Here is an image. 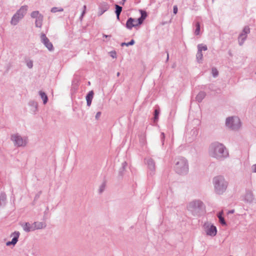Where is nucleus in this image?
<instances>
[{
	"label": "nucleus",
	"instance_id": "1",
	"mask_svg": "<svg viewBox=\"0 0 256 256\" xmlns=\"http://www.w3.org/2000/svg\"><path fill=\"white\" fill-rule=\"evenodd\" d=\"M208 153L210 156L220 160H224L228 156V152L226 146L217 142L210 144Z\"/></svg>",
	"mask_w": 256,
	"mask_h": 256
},
{
	"label": "nucleus",
	"instance_id": "2",
	"mask_svg": "<svg viewBox=\"0 0 256 256\" xmlns=\"http://www.w3.org/2000/svg\"><path fill=\"white\" fill-rule=\"evenodd\" d=\"M214 192L218 194H222L226 190L228 182L222 176H217L212 179Z\"/></svg>",
	"mask_w": 256,
	"mask_h": 256
},
{
	"label": "nucleus",
	"instance_id": "3",
	"mask_svg": "<svg viewBox=\"0 0 256 256\" xmlns=\"http://www.w3.org/2000/svg\"><path fill=\"white\" fill-rule=\"evenodd\" d=\"M188 210L194 216H201L205 213V206L200 200H195L189 203Z\"/></svg>",
	"mask_w": 256,
	"mask_h": 256
},
{
	"label": "nucleus",
	"instance_id": "4",
	"mask_svg": "<svg viewBox=\"0 0 256 256\" xmlns=\"http://www.w3.org/2000/svg\"><path fill=\"white\" fill-rule=\"evenodd\" d=\"M174 168L176 172L180 174H186L188 172V165L187 160L184 158L177 159Z\"/></svg>",
	"mask_w": 256,
	"mask_h": 256
},
{
	"label": "nucleus",
	"instance_id": "5",
	"mask_svg": "<svg viewBox=\"0 0 256 256\" xmlns=\"http://www.w3.org/2000/svg\"><path fill=\"white\" fill-rule=\"evenodd\" d=\"M226 126L233 130H238L240 127V121L237 116H230L226 120Z\"/></svg>",
	"mask_w": 256,
	"mask_h": 256
},
{
	"label": "nucleus",
	"instance_id": "6",
	"mask_svg": "<svg viewBox=\"0 0 256 256\" xmlns=\"http://www.w3.org/2000/svg\"><path fill=\"white\" fill-rule=\"evenodd\" d=\"M10 139L14 145L17 147H24L27 144L26 139L23 138L18 134H12Z\"/></svg>",
	"mask_w": 256,
	"mask_h": 256
},
{
	"label": "nucleus",
	"instance_id": "7",
	"mask_svg": "<svg viewBox=\"0 0 256 256\" xmlns=\"http://www.w3.org/2000/svg\"><path fill=\"white\" fill-rule=\"evenodd\" d=\"M204 228L206 235L215 236L217 233L216 228L209 222H206L204 224Z\"/></svg>",
	"mask_w": 256,
	"mask_h": 256
},
{
	"label": "nucleus",
	"instance_id": "8",
	"mask_svg": "<svg viewBox=\"0 0 256 256\" xmlns=\"http://www.w3.org/2000/svg\"><path fill=\"white\" fill-rule=\"evenodd\" d=\"M144 162L145 164L147 165L150 174H154L156 170V164L154 160L150 158H144Z\"/></svg>",
	"mask_w": 256,
	"mask_h": 256
},
{
	"label": "nucleus",
	"instance_id": "9",
	"mask_svg": "<svg viewBox=\"0 0 256 256\" xmlns=\"http://www.w3.org/2000/svg\"><path fill=\"white\" fill-rule=\"evenodd\" d=\"M250 32V28L248 26H245L240 34L238 40L240 46H242L247 38V34Z\"/></svg>",
	"mask_w": 256,
	"mask_h": 256
},
{
	"label": "nucleus",
	"instance_id": "10",
	"mask_svg": "<svg viewBox=\"0 0 256 256\" xmlns=\"http://www.w3.org/2000/svg\"><path fill=\"white\" fill-rule=\"evenodd\" d=\"M40 40L42 42L50 51L54 50V48L52 43L50 42L49 39L44 34H41Z\"/></svg>",
	"mask_w": 256,
	"mask_h": 256
},
{
	"label": "nucleus",
	"instance_id": "11",
	"mask_svg": "<svg viewBox=\"0 0 256 256\" xmlns=\"http://www.w3.org/2000/svg\"><path fill=\"white\" fill-rule=\"evenodd\" d=\"M141 24H138V19L130 18L126 21V26L128 30H132L133 27H136Z\"/></svg>",
	"mask_w": 256,
	"mask_h": 256
},
{
	"label": "nucleus",
	"instance_id": "12",
	"mask_svg": "<svg viewBox=\"0 0 256 256\" xmlns=\"http://www.w3.org/2000/svg\"><path fill=\"white\" fill-rule=\"evenodd\" d=\"M20 233L19 232L16 231L12 232L11 234V236H12L13 238L11 241L8 242L6 243V245L7 246H10V245L14 246L18 241V238L20 236Z\"/></svg>",
	"mask_w": 256,
	"mask_h": 256
},
{
	"label": "nucleus",
	"instance_id": "13",
	"mask_svg": "<svg viewBox=\"0 0 256 256\" xmlns=\"http://www.w3.org/2000/svg\"><path fill=\"white\" fill-rule=\"evenodd\" d=\"M109 8V6L108 3L104 2L100 3L98 6V16H102L105 12Z\"/></svg>",
	"mask_w": 256,
	"mask_h": 256
},
{
	"label": "nucleus",
	"instance_id": "14",
	"mask_svg": "<svg viewBox=\"0 0 256 256\" xmlns=\"http://www.w3.org/2000/svg\"><path fill=\"white\" fill-rule=\"evenodd\" d=\"M254 196L252 191L248 190L245 195L244 200L247 202L251 203L254 200Z\"/></svg>",
	"mask_w": 256,
	"mask_h": 256
},
{
	"label": "nucleus",
	"instance_id": "15",
	"mask_svg": "<svg viewBox=\"0 0 256 256\" xmlns=\"http://www.w3.org/2000/svg\"><path fill=\"white\" fill-rule=\"evenodd\" d=\"M28 6H22L20 8L17 10L16 14L24 18L28 11Z\"/></svg>",
	"mask_w": 256,
	"mask_h": 256
},
{
	"label": "nucleus",
	"instance_id": "16",
	"mask_svg": "<svg viewBox=\"0 0 256 256\" xmlns=\"http://www.w3.org/2000/svg\"><path fill=\"white\" fill-rule=\"evenodd\" d=\"M22 18V17H21L20 16L18 15V14L16 13L12 18L10 24L13 26H16L20 20Z\"/></svg>",
	"mask_w": 256,
	"mask_h": 256
},
{
	"label": "nucleus",
	"instance_id": "17",
	"mask_svg": "<svg viewBox=\"0 0 256 256\" xmlns=\"http://www.w3.org/2000/svg\"><path fill=\"white\" fill-rule=\"evenodd\" d=\"M46 224L44 222H36L33 223L34 230L45 228Z\"/></svg>",
	"mask_w": 256,
	"mask_h": 256
},
{
	"label": "nucleus",
	"instance_id": "18",
	"mask_svg": "<svg viewBox=\"0 0 256 256\" xmlns=\"http://www.w3.org/2000/svg\"><path fill=\"white\" fill-rule=\"evenodd\" d=\"M24 230L26 232H30V231H34L33 224H30L29 222H25L22 224Z\"/></svg>",
	"mask_w": 256,
	"mask_h": 256
},
{
	"label": "nucleus",
	"instance_id": "19",
	"mask_svg": "<svg viewBox=\"0 0 256 256\" xmlns=\"http://www.w3.org/2000/svg\"><path fill=\"white\" fill-rule=\"evenodd\" d=\"M94 92L93 90L90 91L86 96V104L88 106L92 104V102L94 97Z\"/></svg>",
	"mask_w": 256,
	"mask_h": 256
},
{
	"label": "nucleus",
	"instance_id": "20",
	"mask_svg": "<svg viewBox=\"0 0 256 256\" xmlns=\"http://www.w3.org/2000/svg\"><path fill=\"white\" fill-rule=\"evenodd\" d=\"M141 16L138 18V24H142L144 20L146 19L147 16V13L146 11L140 10Z\"/></svg>",
	"mask_w": 256,
	"mask_h": 256
},
{
	"label": "nucleus",
	"instance_id": "21",
	"mask_svg": "<svg viewBox=\"0 0 256 256\" xmlns=\"http://www.w3.org/2000/svg\"><path fill=\"white\" fill-rule=\"evenodd\" d=\"M28 104L30 106L32 107L31 110L35 114L38 110V104L37 102L34 100H31L29 102Z\"/></svg>",
	"mask_w": 256,
	"mask_h": 256
},
{
	"label": "nucleus",
	"instance_id": "22",
	"mask_svg": "<svg viewBox=\"0 0 256 256\" xmlns=\"http://www.w3.org/2000/svg\"><path fill=\"white\" fill-rule=\"evenodd\" d=\"M44 16L42 14L39 17L36 18L35 21V26L37 28H41L42 25Z\"/></svg>",
	"mask_w": 256,
	"mask_h": 256
},
{
	"label": "nucleus",
	"instance_id": "23",
	"mask_svg": "<svg viewBox=\"0 0 256 256\" xmlns=\"http://www.w3.org/2000/svg\"><path fill=\"white\" fill-rule=\"evenodd\" d=\"M206 96V94L204 92L200 91L196 98V100L198 102H200L205 98Z\"/></svg>",
	"mask_w": 256,
	"mask_h": 256
},
{
	"label": "nucleus",
	"instance_id": "24",
	"mask_svg": "<svg viewBox=\"0 0 256 256\" xmlns=\"http://www.w3.org/2000/svg\"><path fill=\"white\" fill-rule=\"evenodd\" d=\"M6 200V196L4 192H0V206L5 204Z\"/></svg>",
	"mask_w": 256,
	"mask_h": 256
},
{
	"label": "nucleus",
	"instance_id": "25",
	"mask_svg": "<svg viewBox=\"0 0 256 256\" xmlns=\"http://www.w3.org/2000/svg\"><path fill=\"white\" fill-rule=\"evenodd\" d=\"M39 94L41 98L43 100V103L44 104H46L47 103L48 100V98L46 94V93L42 91H40L39 92Z\"/></svg>",
	"mask_w": 256,
	"mask_h": 256
},
{
	"label": "nucleus",
	"instance_id": "26",
	"mask_svg": "<svg viewBox=\"0 0 256 256\" xmlns=\"http://www.w3.org/2000/svg\"><path fill=\"white\" fill-rule=\"evenodd\" d=\"M196 58L198 62V63H202V61L203 58V54L202 52H200V50H198Z\"/></svg>",
	"mask_w": 256,
	"mask_h": 256
},
{
	"label": "nucleus",
	"instance_id": "27",
	"mask_svg": "<svg viewBox=\"0 0 256 256\" xmlns=\"http://www.w3.org/2000/svg\"><path fill=\"white\" fill-rule=\"evenodd\" d=\"M222 212H219L218 214V217L219 219L220 222L222 225V226H226V224L224 220V218L222 216Z\"/></svg>",
	"mask_w": 256,
	"mask_h": 256
},
{
	"label": "nucleus",
	"instance_id": "28",
	"mask_svg": "<svg viewBox=\"0 0 256 256\" xmlns=\"http://www.w3.org/2000/svg\"><path fill=\"white\" fill-rule=\"evenodd\" d=\"M128 165V164L126 162H124L122 163V167L120 169L119 174L121 176L123 175V172L125 170L126 168Z\"/></svg>",
	"mask_w": 256,
	"mask_h": 256
},
{
	"label": "nucleus",
	"instance_id": "29",
	"mask_svg": "<svg viewBox=\"0 0 256 256\" xmlns=\"http://www.w3.org/2000/svg\"><path fill=\"white\" fill-rule=\"evenodd\" d=\"M196 30H195V31H194V34L196 35V36H198L200 34V23L199 22H196Z\"/></svg>",
	"mask_w": 256,
	"mask_h": 256
},
{
	"label": "nucleus",
	"instance_id": "30",
	"mask_svg": "<svg viewBox=\"0 0 256 256\" xmlns=\"http://www.w3.org/2000/svg\"><path fill=\"white\" fill-rule=\"evenodd\" d=\"M42 14L40 13V12L38 10L34 11L30 14V16L32 18H36L39 17V16H41Z\"/></svg>",
	"mask_w": 256,
	"mask_h": 256
},
{
	"label": "nucleus",
	"instance_id": "31",
	"mask_svg": "<svg viewBox=\"0 0 256 256\" xmlns=\"http://www.w3.org/2000/svg\"><path fill=\"white\" fill-rule=\"evenodd\" d=\"M115 13L116 14H120L122 8L118 4H115Z\"/></svg>",
	"mask_w": 256,
	"mask_h": 256
},
{
	"label": "nucleus",
	"instance_id": "32",
	"mask_svg": "<svg viewBox=\"0 0 256 256\" xmlns=\"http://www.w3.org/2000/svg\"><path fill=\"white\" fill-rule=\"evenodd\" d=\"M198 50H200V52H202V50H208V47L206 45H203L202 44H199L198 46Z\"/></svg>",
	"mask_w": 256,
	"mask_h": 256
},
{
	"label": "nucleus",
	"instance_id": "33",
	"mask_svg": "<svg viewBox=\"0 0 256 256\" xmlns=\"http://www.w3.org/2000/svg\"><path fill=\"white\" fill-rule=\"evenodd\" d=\"M160 114V110L158 109H156L154 111V121L158 120V116Z\"/></svg>",
	"mask_w": 256,
	"mask_h": 256
},
{
	"label": "nucleus",
	"instance_id": "34",
	"mask_svg": "<svg viewBox=\"0 0 256 256\" xmlns=\"http://www.w3.org/2000/svg\"><path fill=\"white\" fill-rule=\"evenodd\" d=\"M134 44V40H132L130 42H122L121 44V46H132Z\"/></svg>",
	"mask_w": 256,
	"mask_h": 256
},
{
	"label": "nucleus",
	"instance_id": "35",
	"mask_svg": "<svg viewBox=\"0 0 256 256\" xmlns=\"http://www.w3.org/2000/svg\"><path fill=\"white\" fill-rule=\"evenodd\" d=\"M212 72L213 76L214 78L218 76V72L216 68H212Z\"/></svg>",
	"mask_w": 256,
	"mask_h": 256
},
{
	"label": "nucleus",
	"instance_id": "36",
	"mask_svg": "<svg viewBox=\"0 0 256 256\" xmlns=\"http://www.w3.org/2000/svg\"><path fill=\"white\" fill-rule=\"evenodd\" d=\"M62 11H63V8H58L57 7H53L52 8L51 10H50V12L53 13H55L57 12H62Z\"/></svg>",
	"mask_w": 256,
	"mask_h": 256
},
{
	"label": "nucleus",
	"instance_id": "37",
	"mask_svg": "<svg viewBox=\"0 0 256 256\" xmlns=\"http://www.w3.org/2000/svg\"><path fill=\"white\" fill-rule=\"evenodd\" d=\"M105 187H106V184L104 182L100 186V188L98 190L100 194H101L104 192V190L105 189Z\"/></svg>",
	"mask_w": 256,
	"mask_h": 256
},
{
	"label": "nucleus",
	"instance_id": "38",
	"mask_svg": "<svg viewBox=\"0 0 256 256\" xmlns=\"http://www.w3.org/2000/svg\"><path fill=\"white\" fill-rule=\"evenodd\" d=\"M26 66L29 68H32L33 66V62L32 60H27Z\"/></svg>",
	"mask_w": 256,
	"mask_h": 256
},
{
	"label": "nucleus",
	"instance_id": "39",
	"mask_svg": "<svg viewBox=\"0 0 256 256\" xmlns=\"http://www.w3.org/2000/svg\"><path fill=\"white\" fill-rule=\"evenodd\" d=\"M165 136L164 132H161L160 134V139L162 142V144L164 145V141Z\"/></svg>",
	"mask_w": 256,
	"mask_h": 256
},
{
	"label": "nucleus",
	"instance_id": "40",
	"mask_svg": "<svg viewBox=\"0 0 256 256\" xmlns=\"http://www.w3.org/2000/svg\"><path fill=\"white\" fill-rule=\"evenodd\" d=\"M110 56L113 58H116V53L115 51H112L110 52Z\"/></svg>",
	"mask_w": 256,
	"mask_h": 256
},
{
	"label": "nucleus",
	"instance_id": "41",
	"mask_svg": "<svg viewBox=\"0 0 256 256\" xmlns=\"http://www.w3.org/2000/svg\"><path fill=\"white\" fill-rule=\"evenodd\" d=\"M178 7L176 6H174L173 8V12L174 14H176L178 12Z\"/></svg>",
	"mask_w": 256,
	"mask_h": 256
},
{
	"label": "nucleus",
	"instance_id": "42",
	"mask_svg": "<svg viewBox=\"0 0 256 256\" xmlns=\"http://www.w3.org/2000/svg\"><path fill=\"white\" fill-rule=\"evenodd\" d=\"M86 6H84V10L80 16V18L82 19L83 17V16H84V14H85L86 13Z\"/></svg>",
	"mask_w": 256,
	"mask_h": 256
},
{
	"label": "nucleus",
	"instance_id": "43",
	"mask_svg": "<svg viewBox=\"0 0 256 256\" xmlns=\"http://www.w3.org/2000/svg\"><path fill=\"white\" fill-rule=\"evenodd\" d=\"M41 194H42V192L41 191H40L38 194H36V196H35V197H34V200H38L40 198Z\"/></svg>",
	"mask_w": 256,
	"mask_h": 256
},
{
	"label": "nucleus",
	"instance_id": "44",
	"mask_svg": "<svg viewBox=\"0 0 256 256\" xmlns=\"http://www.w3.org/2000/svg\"><path fill=\"white\" fill-rule=\"evenodd\" d=\"M100 115H101V112H98L95 116L96 119L98 120L99 118L100 117Z\"/></svg>",
	"mask_w": 256,
	"mask_h": 256
},
{
	"label": "nucleus",
	"instance_id": "45",
	"mask_svg": "<svg viewBox=\"0 0 256 256\" xmlns=\"http://www.w3.org/2000/svg\"><path fill=\"white\" fill-rule=\"evenodd\" d=\"M252 168V172H256V164H254Z\"/></svg>",
	"mask_w": 256,
	"mask_h": 256
},
{
	"label": "nucleus",
	"instance_id": "46",
	"mask_svg": "<svg viewBox=\"0 0 256 256\" xmlns=\"http://www.w3.org/2000/svg\"><path fill=\"white\" fill-rule=\"evenodd\" d=\"M192 131H193V134H194L196 136L198 134V130H196V129L193 130Z\"/></svg>",
	"mask_w": 256,
	"mask_h": 256
},
{
	"label": "nucleus",
	"instance_id": "47",
	"mask_svg": "<svg viewBox=\"0 0 256 256\" xmlns=\"http://www.w3.org/2000/svg\"><path fill=\"white\" fill-rule=\"evenodd\" d=\"M103 36L104 37H105V38H110L111 37V35H106V34H103Z\"/></svg>",
	"mask_w": 256,
	"mask_h": 256
},
{
	"label": "nucleus",
	"instance_id": "48",
	"mask_svg": "<svg viewBox=\"0 0 256 256\" xmlns=\"http://www.w3.org/2000/svg\"><path fill=\"white\" fill-rule=\"evenodd\" d=\"M166 52L167 53V58H166V61L168 62V59H169V54H168V52L166 51Z\"/></svg>",
	"mask_w": 256,
	"mask_h": 256
},
{
	"label": "nucleus",
	"instance_id": "49",
	"mask_svg": "<svg viewBox=\"0 0 256 256\" xmlns=\"http://www.w3.org/2000/svg\"><path fill=\"white\" fill-rule=\"evenodd\" d=\"M234 210H230L228 211V214H233L234 212Z\"/></svg>",
	"mask_w": 256,
	"mask_h": 256
},
{
	"label": "nucleus",
	"instance_id": "50",
	"mask_svg": "<svg viewBox=\"0 0 256 256\" xmlns=\"http://www.w3.org/2000/svg\"><path fill=\"white\" fill-rule=\"evenodd\" d=\"M126 0H122V2H120V4L122 5H124V2H126Z\"/></svg>",
	"mask_w": 256,
	"mask_h": 256
},
{
	"label": "nucleus",
	"instance_id": "51",
	"mask_svg": "<svg viewBox=\"0 0 256 256\" xmlns=\"http://www.w3.org/2000/svg\"><path fill=\"white\" fill-rule=\"evenodd\" d=\"M116 19L119 20L120 14H116Z\"/></svg>",
	"mask_w": 256,
	"mask_h": 256
},
{
	"label": "nucleus",
	"instance_id": "52",
	"mask_svg": "<svg viewBox=\"0 0 256 256\" xmlns=\"http://www.w3.org/2000/svg\"><path fill=\"white\" fill-rule=\"evenodd\" d=\"M120 75V73L119 72H117L116 76H118Z\"/></svg>",
	"mask_w": 256,
	"mask_h": 256
},
{
	"label": "nucleus",
	"instance_id": "53",
	"mask_svg": "<svg viewBox=\"0 0 256 256\" xmlns=\"http://www.w3.org/2000/svg\"><path fill=\"white\" fill-rule=\"evenodd\" d=\"M255 74H256V73Z\"/></svg>",
	"mask_w": 256,
	"mask_h": 256
}]
</instances>
